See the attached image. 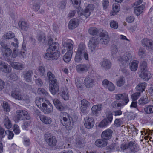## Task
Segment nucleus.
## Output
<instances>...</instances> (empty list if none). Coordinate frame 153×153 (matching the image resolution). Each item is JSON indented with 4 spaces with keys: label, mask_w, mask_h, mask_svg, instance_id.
I'll use <instances>...</instances> for the list:
<instances>
[{
    "label": "nucleus",
    "mask_w": 153,
    "mask_h": 153,
    "mask_svg": "<svg viewBox=\"0 0 153 153\" xmlns=\"http://www.w3.org/2000/svg\"><path fill=\"white\" fill-rule=\"evenodd\" d=\"M49 91L53 95L58 93L59 89L57 80L53 81V82H50Z\"/></svg>",
    "instance_id": "f8f14e48"
},
{
    "label": "nucleus",
    "mask_w": 153,
    "mask_h": 153,
    "mask_svg": "<svg viewBox=\"0 0 153 153\" xmlns=\"http://www.w3.org/2000/svg\"><path fill=\"white\" fill-rule=\"evenodd\" d=\"M85 44L84 43H80L79 45L75 58L76 62L79 63L81 62L82 59V54L85 51Z\"/></svg>",
    "instance_id": "6e6552de"
},
{
    "label": "nucleus",
    "mask_w": 153,
    "mask_h": 153,
    "mask_svg": "<svg viewBox=\"0 0 153 153\" xmlns=\"http://www.w3.org/2000/svg\"><path fill=\"white\" fill-rule=\"evenodd\" d=\"M98 42L97 39L93 37L90 39L88 44V47L91 51H93L97 47Z\"/></svg>",
    "instance_id": "2eb2a0df"
},
{
    "label": "nucleus",
    "mask_w": 153,
    "mask_h": 153,
    "mask_svg": "<svg viewBox=\"0 0 153 153\" xmlns=\"http://www.w3.org/2000/svg\"><path fill=\"white\" fill-rule=\"evenodd\" d=\"M15 36V35L11 31H8L4 33L3 38L4 39H11L14 38Z\"/></svg>",
    "instance_id": "58836bf2"
},
{
    "label": "nucleus",
    "mask_w": 153,
    "mask_h": 153,
    "mask_svg": "<svg viewBox=\"0 0 153 153\" xmlns=\"http://www.w3.org/2000/svg\"><path fill=\"white\" fill-rule=\"evenodd\" d=\"M140 95V93L136 92L133 94L131 96V98L133 101H136L137 99Z\"/></svg>",
    "instance_id": "5fc2aeb1"
},
{
    "label": "nucleus",
    "mask_w": 153,
    "mask_h": 153,
    "mask_svg": "<svg viewBox=\"0 0 153 153\" xmlns=\"http://www.w3.org/2000/svg\"><path fill=\"white\" fill-rule=\"evenodd\" d=\"M61 116L62 117V120H61L62 124L65 126L66 129L68 130H70L73 128L74 125L73 121L71 120L69 116L67 113L64 112L61 114Z\"/></svg>",
    "instance_id": "39448f33"
},
{
    "label": "nucleus",
    "mask_w": 153,
    "mask_h": 153,
    "mask_svg": "<svg viewBox=\"0 0 153 153\" xmlns=\"http://www.w3.org/2000/svg\"><path fill=\"white\" fill-rule=\"evenodd\" d=\"M43 101V99L41 97H37L35 100V103L37 106L40 108L41 109L42 107V104H41L42 102Z\"/></svg>",
    "instance_id": "c03bdc74"
},
{
    "label": "nucleus",
    "mask_w": 153,
    "mask_h": 153,
    "mask_svg": "<svg viewBox=\"0 0 153 153\" xmlns=\"http://www.w3.org/2000/svg\"><path fill=\"white\" fill-rule=\"evenodd\" d=\"M110 123L106 120V119L104 118L99 124L98 127L100 128H105Z\"/></svg>",
    "instance_id": "4c0bfd02"
},
{
    "label": "nucleus",
    "mask_w": 153,
    "mask_h": 153,
    "mask_svg": "<svg viewBox=\"0 0 153 153\" xmlns=\"http://www.w3.org/2000/svg\"><path fill=\"white\" fill-rule=\"evenodd\" d=\"M61 96L64 100H67L69 98L68 89L65 88L62 91Z\"/></svg>",
    "instance_id": "f704fd0d"
},
{
    "label": "nucleus",
    "mask_w": 153,
    "mask_h": 153,
    "mask_svg": "<svg viewBox=\"0 0 153 153\" xmlns=\"http://www.w3.org/2000/svg\"><path fill=\"white\" fill-rule=\"evenodd\" d=\"M138 61L137 60H134L132 61L130 63L129 68L130 70L132 71H136L138 68Z\"/></svg>",
    "instance_id": "7c9ffc66"
},
{
    "label": "nucleus",
    "mask_w": 153,
    "mask_h": 153,
    "mask_svg": "<svg viewBox=\"0 0 153 153\" xmlns=\"http://www.w3.org/2000/svg\"><path fill=\"white\" fill-rule=\"evenodd\" d=\"M0 71L5 73H8L11 71L10 66L4 62L0 61Z\"/></svg>",
    "instance_id": "aec40b11"
},
{
    "label": "nucleus",
    "mask_w": 153,
    "mask_h": 153,
    "mask_svg": "<svg viewBox=\"0 0 153 153\" xmlns=\"http://www.w3.org/2000/svg\"><path fill=\"white\" fill-rule=\"evenodd\" d=\"M46 103H42V107L41 109L46 114H48L53 112V108L52 105L48 100H45Z\"/></svg>",
    "instance_id": "1a4fd4ad"
},
{
    "label": "nucleus",
    "mask_w": 153,
    "mask_h": 153,
    "mask_svg": "<svg viewBox=\"0 0 153 153\" xmlns=\"http://www.w3.org/2000/svg\"><path fill=\"white\" fill-rule=\"evenodd\" d=\"M18 25L22 31H27L28 29V24L24 21L19 22Z\"/></svg>",
    "instance_id": "2f4dec72"
},
{
    "label": "nucleus",
    "mask_w": 153,
    "mask_h": 153,
    "mask_svg": "<svg viewBox=\"0 0 153 153\" xmlns=\"http://www.w3.org/2000/svg\"><path fill=\"white\" fill-rule=\"evenodd\" d=\"M105 118L106 119V120L110 123H111L113 120V117L112 113L109 111H108L106 113V117Z\"/></svg>",
    "instance_id": "a19ab883"
},
{
    "label": "nucleus",
    "mask_w": 153,
    "mask_h": 153,
    "mask_svg": "<svg viewBox=\"0 0 153 153\" xmlns=\"http://www.w3.org/2000/svg\"><path fill=\"white\" fill-rule=\"evenodd\" d=\"M110 83H111V82H109L108 80L105 79L102 82V85L105 88H107L109 85Z\"/></svg>",
    "instance_id": "338daca9"
},
{
    "label": "nucleus",
    "mask_w": 153,
    "mask_h": 153,
    "mask_svg": "<svg viewBox=\"0 0 153 153\" xmlns=\"http://www.w3.org/2000/svg\"><path fill=\"white\" fill-rule=\"evenodd\" d=\"M88 31L90 34L93 35L97 34V31L96 28L92 27L89 29Z\"/></svg>",
    "instance_id": "680f3d73"
},
{
    "label": "nucleus",
    "mask_w": 153,
    "mask_h": 153,
    "mask_svg": "<svg viewBox=\"0 0 153 153\" xmlns=\"http://www.w3.org/2000/svg\"><path fill=\"white\" fill-rule=\"evenodd\" d=\"M14 41L16 42V43H14L13 42H12L11 43V45L13 46L16 48H18V40L17 38H15L14 39Z\"/></svg>",
    "instance_id": "0e129e2a"
},
{
    "label": "nucleus",
    "mask_w": 153,
    "mask_h": 153,
    "mask_svg": "<svg viewBox=\"0 0 153 153\" xmlns=\"http://www.w3.org/2000/svg\"><path fill=\"white\" fill-rule=\"evenodd\" d=\"M32 74V72L31 71H28L24 74L23 77L24 79L27 82H30L31 81V75Z\"/></svg>",
    "instance_id": "ea45409f"
},
{
    "label": "nucleus",
    "mask_w": 153,
    "mask_h": 153,
    "mask_svg": "<svg viewBox=\"0 0 153 153\" xmlns=\"http://www.w3.org/2000/svg\"><path fill=\"white\" fill-rule=\"evenodd\" d=\"M121 148L123 152L129 153H136L140 150L138 145L134 141H131L126 144L122 145Z\"/></svg>",
    "instance_id": "20e7f679"
},
{
    "label": "nucleus",
    "mask_w": 153,
    "mask_h": 153,
    "mask_svg": "<svg viewBox=\"0 0 153 153\" xmlns=\"http://www.w3.org/2000/svg\"><path fill=\"white\" fill-rule=\"evenodd\" d=\"M13 131L15 134H19L20 132V131L19 126L16 124H15L14 125Z\"/></svg>",
    "instance_id": "052dcab7"
},
{
    "label": "nucleus",
    "mask_w": 153,
    "mask_h": 153,
    "mask_svg": "<svg viewBox=\"0 0 153 153\" xmlns=\"http://www.w3.org/2000/svg\"><path fill=\"white\" fill-rule=\"evenodd\" d=\"M37 95H39L42 96H46L47 94V93L45 90L42 88H40L38 90L36 93Z\"/></svg>",
    "instance_id": "de8ad7c7"
},
{
    "label": "nucleus",
    "mask_w": 153,
    "mask_h": 153,
    "mask_svg": "<svg viewBox=\"0 0 153 153\" xmlns=\"http://www.w3.org/2000/svg\"><path fill=\"white\" fill-rule=\"evenodd\" d=\"M110 25L111 28L115 29H117L118 27L117 22L114 20H112L110 22Z\"/></svg>",
    "instance_id": "3c124183"
},
{
    "label": "nucleus",
    "mask_w": 153,
    "mask_h": 153,
    "mask_svg": "<svg viewBox=\"0 0 153 153\" xmlns=\"http://www.w3.org/2000/svg\"><path fill=\"white\" fill-rule=\"evenodd\" d=\"M134 17L133 16H129L126 17V20L127 22L129 23H131L134 22Z\"/></svg>",
    "instance_id": "e2e57ef3"
},
{
    "label": "nucleus",
    "mask_w": 153,
    "mask_h": 153,
    "mask_svg": "<svg viewBox=\"0 0 153 153\" xmlns=\"http://www.w3.org/2000/svg\"><path fill=\"white\" fill-rule=\"evenodd\" d=\"M26 48L25 44H23L22 48V51L20 53V54L22 57H24L26 53Z\"/></svg>",
    "instance_id": "13d9d810"
},
{
    "label": "nucleus",
    "mask_w": 153,
    "mask_h": 153,
    "mask_svg": "<svg viewBox=\"0 0 153 153\" xmlns=\"http://www.w3.org/2000/svg\"><path fill=\"white\" fill-rule=\"evenodd\" d=\"M48 48L47 50V52L44 56V58L48 60L57 59L59 57L60 52L57 51L59 48L58 43L53 42L52 38L48 41Z\"/></svg>",
    "instance_id": "f257e3e1"
},
{
    "label": "nucleus",
    "mask_w": 153,
    "mask_h": 153,
    "mask_svg": "<svg viewBox=\"0 0 153 153\" xmlns=\"http://www.w3.org/2000/svg\"><path fill=\"white\" fill-rule=\"evenodd\" d=\"M147 86V84L145 82L141 83L138 84L136 87L137 91L143 92Z\"/></svg>",
    "instance_id": "72a5a7b5"
},
{
    "label": "nucleus",
    "mask_w": 153,
    "mask_h": 153,
    "mask_svg": "<svg viewBox=\"0 0 153 153\" xmlns=\"http://www.w3.org/2000/svg\"><path fill=\"white\" fill-rule=\"evenodd\" d=\"M107 140H103L101 139L97 140L95 142V145L98 147L105 146L107 145Z\"/></svg>",
    "instance_id": "e433bc0d"
},
{
    "label": "nucleus",
    "mask_w": 153,
    "mask_h": 153,
    "mask_svg": "<svg viewBox=\"0 0 153 153\" xmlns=\"http://www.w3.org/2000/svg\"><path fill=\"white\" fill-rule=\"evenodd\" d=\"M79 24V21L78 19H73L69 21L68 27L69 29H72L78 27Z\"/></svg>",
    "instance_id": "5701e85b"
},
{
    "label": "nucleus",
    "mask_w": 153,
    "mask_h": 153,
    "mask_svg": "<svg viewBox=\"0 0 153 153\" xmlns=\"http://www.w3.org/2000/svg\"><path fill=\"white\" fill-rule=\"evenodd\" d=\"M140 66V70H145L146 69H148L147 61H144L142 62L141 63Z\"/></svg>",
    "instance_id": "bf43d9fd"
},
{
    "label": "nucleus",
    "mask_w": 153,
    "mask_h": 153,
    "mask_svg": "<svg viewBox=\"0 0 153 153\" xmlns=\"http://www.w3.org/2000/svg\"><path fill=\"white\" fill-rule=\"evenodd\" d=\"M100 42L102 44L106 45L108 43L109 38L107 32L104 31L102 32L100 35Z\"/></svg>",
    "instance_id": "dca6fc26"
},
{
    "label": "nucleus",
    "mask_w": 153,
    "mask_h": 153,
    "mask_svg": "<svg viewBox=\"0 0 153 153\" xmlns=\"http://www.w3.org/2000/svg\"><path fill=\"white\" fill-rule=\"evenodd\" d=\"M9 63L13 68L16 69L21 70L24 67V65L23 64L17 62H9Z\"/></svg>",
    "instance_id": "c756f323"
},
{
    "label": "nucleus",
    "mask_w": 153,
    "mask_h": 153,
    "mask_svg": "<svg viewBox=\"0 0 153 153\" xmlns=\"http://www.w3.org/2000/svg\"><path fill=\"white\" fill-rule=\"evenodd\" d=\"M114 98L117 100L122 99L123 105H127L129 102V98L128 94L126 93L116 94L115 95Z\"/></svg>",
    "instance_id": "9d476101"
},
{
    "label": "nucleus",
    "mask_w": 153,
    "mask_h": 153,
    "mask_svg": "<svg viewBox=\"0 0 153 153\" xmlns=\"http://www.w3.org/2000/svg\"><path fill=\"white\" fill-rule=\"evenodd\" d=\"M102 105L99 104L93 105L91 108L92 113L94 115L97 116L98 115V112L101 110Z\"/></svg>",
    "instance_id": "a878e982"
},
{
    "label": "nucleus",
    "mask_w": 153,
    "mask_h": 153,
    "mask_svg": "<svg viewBox=\"0 0 153 153\" xmlns=\"http://www.w3.org/2000/svg\"><path fill=\"white\" fill-rule=\"evenodd\" d=\"M149 101V100L146 96L143 98L142 97L139 100L138 103L139 104H146L148 103Z\"/></svg>",
    "instance_id": "37998d69"
},
{
    "label": "nucleus",
    "mask_w": 153,
    "mask_h": 153,
    "mask_svg": "<svg viewBox=\"0 0 153 153\" xmlns=\"http://www.w3.org/2000/svg\"><path fill=\"white\" fill-rule=\"evenodd\" d=\"M134 8L135 13L137 15H139L142 13L144 8V6L143 5H142L139 6H134Z\"/></svg>",
    "instance_id": "c9c22d12"
},
{
    "label": "nucleus",
    "mask_w": 153,
    "mask_h": 153,
    "mask_svg": "<svg viewBox=\"0 0 153 153\" xmlns=\"http://www.w3.org/2000/svg\"><path fill=\"white\" fill-rule=\"evenodd\" d=\"M30 118V115L26 111L19 110L16 111L14 120L16 122H18L19 120H29Z\"/></svg>",
    "instance_id": "423d86ee"
},
{
    "label": "nucleus",
    "mask_w": 153,
    "mask_h": 153,
    "mask_svg": "<svg viewBox=\"0 0 153 153\" xmlns=\"http://www.w3.org/2000/svg\"><path fill=\"white\" fill-rule=\"evenodd\" d=\"M112 131L110 129H108L104 131L101 134L102 138L105 140L110 139L112 137Z\"/></svg>",
    "instance_id": "412c9836"
},
{
    "label": "nucleus",
    "mask_w": 153,
    "mask_h": 153,
    "mask_svg": "<svg viewBox=\"0 0 153 153\" xmlns=\"http://www.w3.org/2000/svg\"><path fill=\"white\" fill-rule=\"evenodd\" d=\"M142 45L144 47H148L153 50V41L147 38H144L141 41Z\"/></svg>",
    "instance_id": "4be33fe9"
},
{
    "label": "nucleus",
    "mask_w": 153,
    "mask_h": 153,
    "mask_svg": "<svg viewBox=\"0 0 153 153\" xmlns=\"http://www.w3.org/2000/svg\"><path fill=\"white\" fill-rule=\"evenodd\" d=\"M101 67L102 69L108 70L110 68L111 64L109 60L107 59H104L100 63Z\"/></svg>",
    "instance_id": "393cba45"
},
{
    "label": "nucleus",
    "mask_w": 153,
    "mask_h": 153,
    "mask_svg": "<svg viewBox=\"0 0 153 153\" xmlns=\"http://www.w3.org/2000/svg\"><path fill=\"white\" fill-rule=\"evenodd\" d=\"M2 107L4 111L5 112H9L10 110V107L9 105L6 102H3Z\"/></svg>",
    "instance_id": "8fccbe9b"
},
{
    "label": "nucleus",
    "mask_w": 153,
    "mask_h": 153,
    "mask_svg": "<svg viewBox=\"0 0 153 153\" xmlns=\"http://www.w3.org/2000/svg\"><path fill=\"white\" fill-rule=\"evenodd\" d=\"M84 83L86 87L88 88H92L94 85V80L90 76H87L85 78Z\"/></svg>",
    "instance_id": "f3484780"
},
{
    "label": "nucleus",
    "mask_w": 153,
    "mask_h": 153,
    "mask_svg": "<svg viewBox=\"0 0 153 153\" xmlns=\"http://www.w3.org/2000/svg\"><path fill=\"white\" fill-rule=\"evenodd\" d=\"M144 111L147 114H151L153 113V106L148 105L145 106Z\"/></svg>",
    "instance_id": "49530a36"
},
{
    "label": "nucleus",
    "mask_w": 153,
    "mask_h": 153,
    "mask_svg": "<svg viewBox=\"0 0 153 153\" xmlns=\"http://www.w3.org/2000/svg\"><path fill=\"white\" fill-rule=\"evenodd\" d=\"M81 104L80 111L82 113H86L87 108L90 106V103L86 100L83 99L81 101Z\"/></svg>",
    "instance_id": "a211bd4d"
},
{
    "label": "nucleus",
    "mask_w": 153,
    "mask_h": 153,
    "mask_svg": "<svg viewBox=\"0 0 153 153\" xmlns=\"http://www.w3.org/2000/svg\"><path fill=\"white\" fill-rule=\"evenodd\" d=\"M109 1L108 0H103L102 1V5L104 10H106L109 6Z\"/></svg>",
    "instance_id": "603ef678"
},
{
    "label": "nucleus",
    "mask_w": 153,
    "mask_h": 153,
    "mask_svg": "<svg viewBox=\"0 0 153 153\" xmlns=\"http://www.w3.org/2000/svg\"><path fill=\"white\" fill-rule=\"evenodd\" d=\"M39 118L41 122L45 124L49 125L52 122V119L49 117L42 115L39 116Z\"/></svg>",
    "instance_id": "c85d7f7f"
},
{
    "label": "nucleus",
    "mask_w": 153,
    "mask_h": 153,
    "mask_svg": "<svg viewBox=\"0 0 153 153\" xmlns=\"http://www.w3.org/2000/svg\"><path fill=\"white\" fill-rule=\"evenodd\" d=\"M47 76L49 80V82H53V81L54 80H57L54 79V75L50 71L47 72Z\"/></svg>",
    "instance_id": "a18cd8bd"
},
{
    "label": "nucleus",
    "mask_w": 153,
    "mask_h": 153,
    "mask_svg": "<svg viewBox=\"0 0 153 153\" xmlns=\"http://www.w3.org/2000/svg\"><path fill=\"white\" fill-rule=\"evenodd\" d=\"M112 106L113 108H116L117 107L124 106V105H123V102H122V103H119L117 101H116L112 103Z\"/></svg>",
    "instance_id": "6e6d98bb"
},
{
    "label": "nucleus",
    "mask_w": 153,
    "mask_h": 153,
    "mask_svg": "<svg viewBox=\"0 0 153 153\" xmlns=\"http://www.w3.org/2000/svg\"><path fill=\"white\" fill-rule=\"evenodd\" d=\"M75 7H79L77 10L78 16L83 18H86L90 15L91 11L94 9V6L92 4L88 6L84 11L82 9L79 7L81 3L80 0H70Z\"/></svg>",
    "instance_id": "7ed1b4c3"
},
{
    "label": "nucleus",
    "mask_w": 153,
    "mask_h": 153,
    "mask_svg": "<svg viewBox=\"0 0 153 153\" xmlns=\"http://www.w3.org/2000/svg\"><path fill=\"white\" fill-rule=\"evenodd\" d=\"M45 140L46 142L51 146H55L57 143V141L55 137L52 135L46 136Z\"/></svg>",
    "instance_id": "6ab92c4d"
},
{
    "label": "nucleus",
    "mask_w": 153,
    "mask_h": 153,
    "mask_svg": "<svg viewBox=\"0 0 153 153\" xmlns=\"http://www.w3.org/2000/svg\"><path fill=\"white\" fill-rule=\"evenodd\" d=\"M84 123L86 128L90 129L94 126L95 122L94 119L92 117H86L84 118Z\"/></svg>",
    "instance_id": "ddd939ff"
},
{
    "label": "nucleus",
    "mask_w": 153,
    "mask_h": 153,
    "mask_svg": "<svg viewBox=\"0 0 153 153\" xmlns=\"http://www.w3.org/2000/svg\"><path fill=\"white\" fill-rule=\"evenodd\" d=\"M11 95L13 97L16 99L20 100L23 99V97L20 92L18 89L13 90L12 91Z\"/></svg>",
    "instance_id": "cd10ccee"
},
{
    "label": "nucleus",
    "mask_w": 153,
    "mask_h": 153,
    "mask_svg": "<svg viewBox=\"0 0 153 153\" xmlns=\"http://www.w3.org/2000/svg\"><path fill=\"white\" fill-rule=\"evenodd\" d=\"M85 143L84 140L81 137L78 136H76L75 140L74 143V145L78 148H81L84 146Z\"/></svg>",
    "instance_id": "b1692460"
},
{
    "label": "nucleus",
    "mask_w": 153,
    "mask_h": 153,
    "mask_svg": "<svg viewBox=\"0 0 153 153\" xmlns=\"http://www.w3.org/2000/svg\"><path fill=\"white\" fill-rule=\"evenodd\" d=\"M125 82V79L123 77H120L117 80L116 82V85L118 87H121L124 85Z\"/></svg>",
    "instance_id": "09e8293b"
},
{
    "label": "nucleus",
    "mask_w": 153,
    "mask_h": 153,
    "mask_svg": "<svg viewBox=\"0 0 153 153\" xmlns=\"http://www.w3.org/2000/svg\"><path fill=\"white\" fill-rule=\"evenodd\" d=\"M1 45L2 46L1 49V51L3 56V59H4L5 60L9 62L8 58H10V55L12 53L11 50L10 48H8L7 47V45L5 44L4 42H1Z\"/></svg>",
    "instance_id": "0eeeda50"
},
{
    "label": "nucleus",
    "mask_w": 153,
    "mask_h": 153,
    "mask_svg": "<svg viewBox=\"0 0 153 153\" xmlns=\"http://www.w3.org/2000/svg\"><path fill=\"white\" fill-rule=\"evenodd\" d=\"M31 127V125L30 123L27 122L24 123L22 126V128L26 130L29 129Z\"/></svg>",
    "instance_id": "4d7b16f0"
},
{
    "label": "nucleus",
    "mask_w": 153,
    "mask_h": 153,
    "mask_svg": "<svg viewBox=\"0 0 153 153\" xmlns=\"http://www.w3.org/2000/svg\"><path fill=\"white\" fill-rule=\"evenodd\" d=\"M112 7V11L110 13L111 16H114L116 15L120 10V6L118 4H113Z\"/></svg>",
    "instance_id": "473e14b6"
},
{
    "label": "nucleus",
    "mask_w": 153,
    "mask_h": 153,
    "mask_svg": "<svg viewBox=\"0 0 153 153\" xmlns=\"http://www.w3.org/2000/svg\"><path fill=\"white\" fill-rule=\"evenodd\" d=\"M62 45L63 48L62 53H63L67 51L63 59L65 62H68L71 60L73 53V42L70 39H64L63 40Z\"/></svg>",
    "instance_id": "f03ea898"
},
{
    "label": "nucleus",
    "mask_w": 153,
    "mask_h": 153,
    "mask_svg": "<svg viewBox=\"0 0 153 153\" xmlns=\"http://www.w3.org/2000/svg\"><path fill=\"white\" fill-rule=\"evenodd\" d=\"M140 77L144 81H147L152 78V74L148 69L140 70L139 73Z\"/></svg>",
    "instance_id": "9b49d317"
},
{
    "label": "nucleus",
    "mask_w": 153,
    "mask_h": 153,
    "mask_svg": "<svg viewBox=\"0 0 153 153\" xmlns=\"http://www.w3.org/2000/svg\"><path fill=\"white\" fill-rule=\"evenodd\" d=\"M5 133L7 134H8V138L9 139H12L14 136V134L12 132L7 130L6 131Z\"/></svg>",
    "instance_id": "69168bd1"
},
{
    "label": "nucleus",
    "mask_w": 153,
    "mask_h": 153,
    "mask_svg": "<svg viewBox=\"0 0 153 153\" xmlns=\"http://www.w3.org/2000/svg\"><path fill=\"white\" fill-rule=\"evenodd\" d=\"M138 55L141 58H143L145 56L146 53L144 49L143 48H140L139 50Z\"/></svg>",
    "instance_id": "864d4df0"
},
{
    "label": "nucleus",
    "mask_w": 153,
    "mask_h": 153,
    "mask_svg": "<svg viewBox=\"0 0 153 153\" xmlns=\"http://www.w3.org/2000/svg\"><path fill=\"white\" fill-rule=\"evenodd\" d=\"M53 103L57 109L61 111L64 110V107L58 99H54L53 100Z\"/></svg>",
    "instance_id": "bb28decb"
},
{
    "label": "nucleus",
    "mask_w": 153,
    "mask_h": 153,
    "mask_svg": "<svg viewBox=\"0 0 153 153\" xmlns=\"http://www.w3.org/2000/svg\"><path fill=\"white\" fill-rule=\"evenodd\" d=\"M4 123L7 128L10 129L11 127L12 126L11 123L8 117H5Z\"/></svg>",
    "instance_id": "79ce46f5"
},
{
    "label": "nucleus",
    "mask_w": 153,
    "mask_h": 153,
    "mask_svg": "<svg viewBox=\"0 0 153 153\" xmlns=\"http://www.w3.org/2000/svg\"><path fill=\"white\" fill-rule=\"evenodd\" d=\"M90 66L84 64H79L76 67V71L79 73H83L87 72L89 69Z\"/></svg>",
    "instance_id": "4468645a"
},
{
    "label": "nucleus",
    "mask_w": 153,
    "mask_h": 153,
    "mask_svg": "<svg viewBox=\"0 0 153 153\" xmlns=\"http://www.w3.org/2000/svg\"><path fill=\"white\" fill-rule=\"evenodd\" d=\"M114 123L115 126L117 127L120 126L122 124L120 119H115Z\"/></svg>",
    "instance_id": "774afa93"
}]
</instances>
